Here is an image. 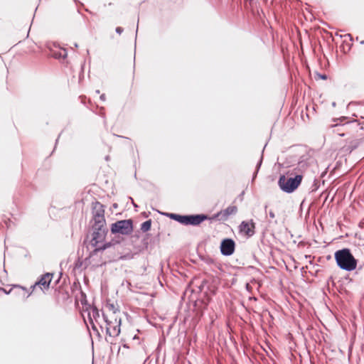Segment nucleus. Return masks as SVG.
<instances>
[{
  "label": "nucleus",
  "mask_w": 364,
  "mask_h": 364,
  "mask_svg": "<svg viewBox=\"0 0 364 364\" xmlns=\"http://www.w3.org/2000/svg\"><path fill=\"white\" fill-rule=\"evenodd\" d=\"M334 259L337 266L342 270L352 272L357 268L358 259L355 258L349 248L336 250Z\"/></svg>",
  "instance_id": "obj_1"
},
{
  "label": "nucleus",
  "mask_w": 364,
  "mask_h": 364,
  "mask_svg": "<svg viewBox=\"0 0 364 364\" xmlns=\"http://www.w3.org/2000/svg\"><path fill=\"white\" fill-rule=\"evenodd\" d=\"M166 216L183 225L198 226L203 222L210 219L206 214L180 215L176 213H164Z\"/></svg>",
  "instance_id": "obj_2"
},
{
  "label": "nucleus",
  "mask_w": 364,
  "mask_h": 364,
  "mask_svg": "<svg viewBox=\"0 0 364 364\" xmlns=\"http://www.w3.org/2000/svg\"><path fill=\"white\" fill-rule=\"evenodd\" d=\"M336 122L332 127H334V132H337L340 136H344L346 134L343 132H348L350 129H363V127L356 119L348 120L347 117H341L340 118L333 119Z\"/></svg>",
  "instance_id": "obj_3"
},
{
  "label": "nucleus",
  "mask_w": 364,
  "mask_h": 364,
  "mask_svg": "<svg viewBox=\"0 0 364 364\" xmlns=\"http://www.w3.org/2000/svg\"><path fill=\"white\" fill-rule=\"evenodd\" d=\"M103 321L105 323L106 334L109 337H106L105 340L110 344L113 343V339L118 336L121 331V318L114 316V318H109L104 313H102Z\"/></svg>",
  "instance_id": "obj_4"
},
{
  "label": "nucleus",
  "mask_w": 364,
  "mask_h": 364,
  "mask_svg": "<svg viewBox=\"0 0 364 364\" xmlns=\"http://www.w3.org/2000/svg\"><path fill=\"white\" fill-rule=\"evenodd\" d=\"M303 176L301 174H295L294 177L287 178L281 175L278 180V185L280 189L287 193H291L300 186Z\"/></svg>",
  "instance_id": "obj_5"
},
{
  "label": "nucleus",
  "mask_w": 364,
  "mask_h": 364,
  "mask_svg": "<svg viewBox=\"0 0 364 364\" xmlns=\"http://www.w3.org/2000/svg\"><path fill=\"white\" fill-rule=\"evenodd\" d=\"M134 230V223L132 219L119 220L110 225V232L114 235H129Z\"/></svg>",
  "instance_id": "obj_6"
},
{
  "label": "nucleus",
  "mask_w": 364,
  "mask_h": 364,
  "mask_svg": "<svg viewBox=\"0 0 364 364\" xmlns=\"http://www.w3.org/2000/svg\"><path fill=\"white\" fill-rule=\"evenodd\" d=\"M91 230L90 245L92 247H96L99 243L104 242L109 231L106 225H91Z\"/></svg>",
  "instance_id": "obj_7"
},
{
  "label": "nucleus",
  "mask_w": 364,
  "mask_h": 364,
  "mask_svg": "<svg viewBox=\"0 0 364 364\" xmlns=\"http://www.w3.org/2000/svg\"><path fill=\"white\" fill-rule=\"evenodd\" d=\"M256 224L252 219L243 220L238 226V232L240 235L250 238L255 234Z\"/></svg>",
  "instance_id": "obj_8"
},
{
  "label": "nucleus",
  "mask_w": 364,
  "mask_h": 364,
  "mask_svg": "<svg viewBox=\"0 0 364 364\" xmlns=\"http://www.w3.org/2000/svg\"><path fill=\"white\" fill-rule=\"evenodd\" d=\"M235 242L232 238H224L221 240L220 245V253L223 256L232 255L235 250Z\"/></svg>",
  "instance_id": "obj_9"
},
{
  "label": "nucleus",
  "mask_w": 364,
  "mask_h": 364,
  "mask_svg": "<svg viewBox=\"0 0 364 364\" xmlns=\"http://www.w3.org/2000/svg\"><path fill=\"white\" fill-rule=\"evenodd\" d=\"M364 138H348L346 144L341 149L342 153L350 154L353 151L359 147L363 142Z\"/></svg>",
  "instance_id": "obj_10"
},
{
  "label": "nucleus",
  "mask_w": 364,
  "mask_h": 364,
  "mask_svg": "<svg viewBox=\"0 0 364 364\" xmlns=\"http://www.w3.org/2000/svg\"><path fill=\"white\" fill-rule=\"evenodd\" d=\"M53 277V273H46L44 274H42L38 279V280L31 287L34 289L36 286H39L41 288V289H48Z\"/></svg>",
  "instance_id": "obj_11"
},
{
  "label": "nucleus",
  "mask_w": 364,
  "mask_h": 364,
  "mask_svg": "<svg viewBox=\"0 0 364 364\" xmlns=\"http://www.w3.org/2000/svg\"><path fill=\"white\" fill-rule=\"evenodd\" d=\"M237 211V208L235 205H230L227 208H225L223 211H220L215 214L213 218H218L220 215H222L223 220H226L230 215L235 214Z\"/></svg>",
  "instance_id": "obj_12"
},
{
  "label": "nucleus",
  "mask_w": 364,
  "mask_h": 364,
  "mask_svg": "<svg viewBox=\"0 0 364 364\" xmlns=\"http://www.w3.org/2000/svg\"><path fill=\"white\" fill-rule=\"evenodd\" d=\"M89 306L91 309V311H89L88 313H90V314H91L92 321H93V322L98 324L100 326V329L102 331L103 326L99 321L100 318V314L99 309L95 306H90V305H89Z\"/></svg>",
  "instance_id": "obj_13"
},
{
  "label": "nucleus",
  "mask_w": 364,
  "mask_h": 364,
  "mask_svg": "<svg viewBox=\"0 0 364 364\" xmlns=\"http://www.w3.org/2000/svg\"><path fill=\"white\" fill-rule=\"evenodd\" d=\"M105 206L100 202L96 201L92 203V215H105Z\"/></svg>",
  "instance_id": "obj_14"
},
{
  "label": "nucleus",
  "mask_w": 364,
  "mask_h": 364,
  "mask_svg": "<svg viewBox=\"0 0 364 364\" xmlns=\"http://www.w3.org/2000/svg\"><path fill=\"white\" fill-rule=\"evenodd\" d=\"M308 168V162L306 160H301L297 163L294 171H296V174H301L303 176V173L306 171Z\"/></svg>",
  "instance_id": "obj_15"
},
{
  "label": "nucleus",
  "mask_w": 364,
  "mask_h": 364,
  "mask_svg": "<svg viewBox=\"0 0 364 364\" xmlns=\"http://www.w3.org/2000/svg\"><path fill=\"white\" fill-rule=\"evenodd\" d=\"M91 225H106V220L105 215H92L90 220Z\"/></svg>",
  "instance_id": "obj_16"
},
{
  "label": "nucleus",
  "mask_w": 364,
  "mask_h": 364,
  "mask_svg": "<svg viewBox=\"0 0 364 364\" xmlns=\"http://www.w3.org/2000/svg\"><path fill=\"white\" fill-rule=\"evenodd\" d=\"M112 247V245L109 241L105 242L102 245H97L96 247H94L95 249L92 250L91 255H95L98 252H103L104 250H105L109 247Z\"/></svg>",
  "instance_id": "obj_17"
},
{
  "label": "nucleus",
  "mask_w": 364,
  "mask_h": 364,
  "mask_svg": "<svg viewBox=\"0 0 364 364\" xmlns=\"http://www.w3.org/2000/svg\"><path fill=\"white\" fill-rule=\"evenodd\" d=\"M88 319H89V322L91 325V327H92V331L96 333V335L100 338L101 337V335H100V333L99 331V329L97 328V326H96V323L93 322V321H92L91 319V314L90 313H88Z\"/></svg>",
  "instance_id": "obj_18"
},
{
  "label": "nucleus",
  "mask_w": 364,
  "mask_h": 364,
  "mask_svg": "<svg viewBox=\"0 0 364 364\" xmlns=\"http://www.w3.org/2000/svg\"><path fill=\"white\" fill-rule=\"evenodd\" d=\"M151 227V219H149V220H146L145 222H144V223L141 225V230L143 232H148L149 230H150Z\"/></svg>",
  "instance_id": "obj_19"
},
{
  "label": "nucleus",
  "mask_w": 364,
  "mask_h": 364,
  "mask_svg": "<svg viewBox=\"0 0 364 364\" xmlns=\"http://www.w3.org/2000/svg\"><path fill=\"white\" fill-rule=\"evenodd\" d=\"M68 56V52H67V50L65 49H63L58 52H55L54 53V57L55 58H63V59H65Z\"/></svg>",
  "instance_id": "obj_20"
},
{
  "label": "nucleus",
  "mask_w": 364,
  "mask_h": 364,
  "mask_svg": "<svg viewBox=\"0 0 364 364\" xmlns=\"http://www.w3.org/2000/svg\"><path fill=\"white\" fill-rule=\"evenodd\" d=\"M262 161H263V154H262L259 160L257 163L255 171L254 172L253 176H252V181L257 177L258 171L262 166Z\"/></svg>",
  "instance_id": "obj_21"
},
{
  "label": "nucleus",
  "mask_w": 364,
  "mask_h": 364,
  "mask_svg": "<svg viewBox=\"0 0 364 364\" xmlns=\"http://www.w3.org/2000/svg\"><path fill=\"white\" fill-rule=\"evenodd\" d=\"M109 242H111L112 247H114L116 245H119L122 240L118 235H115L114 237L112 238Z\"/></svg>",
  "instance_id": "obj_22"
},
{
  "label": "nucleus",
  "mask_w": 364,
  "mask_h": 364,
  "mask_svg": "<svg viewBox=\"0 0 364 364\" xmlns=\"http://www.w3.org/2000/svg\"><path fill=\"white\" fill-rule=\"evenodd\" d=\"M203 261L208 264H213L215 267L218 266V264L215 262V259L212 257H208L203 259Z\"/></svg>",
  "instance_id": "obj_23"
},
{
  "label": "nucleus",
  "mask_w": 364,
  "mask_h": 364,
  "mask_svg": "<svg viewBox=\"0 0 364 364\" xmlns=\"http://www.w3.org/2000/svg\"><path fill=\"white\" fill-rule=\"evenodd\" d=\"M107 307L109 310L113 311L114 317L115 316L114 314L117 311V309L115 308L114 305L113 304H109L107 305Z\"/></svg>",
  "instance_id": "obj_24"
},
{
  "label": "nucleus",
  "mask_w": 364,
  "mask_h": 364,
  "mask_svg": "<svg viewBox=\"0 0 364 364\" xmlns=\"http://www.w3.org/2000/svg\"><path fill=\"white\" fill-rule=\"evenodd\" d=\"M316 75L318 79H321V80L327 79V75L326 74H321V73H316Z\"/></svg>",
  "instance_id": "obj_25"
},
{
  "label": "nucleus",
  "mask_w": 364,
  "mask_h": 364,
  "mask_svg": "<svg viewBox=\"0 0 364 364\" xmlns=\"http://www.w3.org/2000/svg\"><path fill=\"white\" fill-rule=\"evenodd\" d=\"M13 287H14V288L21 289L24 293H28L27 289L26 287H21V285L15 284Z\"/></svg>",
  "instance_id": "obj_26"
},
{
  "label": "nucleus",
  "mask_w": 364,
  "mask_h": 364,
  "mask_svg": "<svg viewBox=\"0 0 364 364\" xmlns=\"http://www.w3.org/2000/svg\"><path fill=\"white\" fill-rule=\"evenodd\" d=\"M115 31L117 33L121 34L124 31V29H123V28L118 26L116 28Z\"/></svg>",
  "instance_id": "obj_27"
},
{
  "label": "nucleus",
  "mask_w": 364,
  "mask_h": 364,
  "mask_svg": "<svg viewBox=\"0 0 364 364\" xmlns=\"http://www.w3.org/2000/svg\"><path fill=\"white\" fill-rule=\"evenodd\" d=\"M207 284V281L205 279L203 280L201 284L200 285V289L201 290Z\"/></svg>",
  "instance_id": "obj_28"
},
{
  "label": "nucleus",
  "mask_w": 364,
  "mask_h": 364,
  "mask_svg": "<svg viewBox=\"0 0 364 364\" xmlns=\"http://www.w3.org/2000/svg\"><path fill=\"white\" fill-rule=\"evenodd\" d=\"M0 291H4L6 294H10V293H11V289H10V290L7 291V290H6L4 288H3V287H0Z\"/></svg>",
  "instance_id": "obj_29"
},
{
  "label": "nucleus",
  "mask_w": 364,
  "mask_h": 364,
  "mask_svg": "<svg viewBox=\"0 0 364 364\" xmlns=\"http://www.w3.org/2000/svg\"><path fill=\"white\" fill-rule=\"evenodd\" d=\"M269 217H270L271 218H275V215H274V212H273L272 210H270V211L269 212Z\"/></svg>",
  "instance_id": "obj_30"
},
{
  "label": "nucleus",
  "mask_w": 364,
  "mask_h": 364,
  "mask_svg": "<svg viewBox=\"0 0 364 364\" xmlns=\"http://www.w3.org/2000/svg\"><path fill=\"white\" fill-rule=\"evenodd\" d=\"M100 99L102 101H105V100H106L105 95V94L101 95H100Z\"/></svg>",
  "instance_id": "obj_31"
},
{
  "label": "nucleus",
  "mask_w": 364,
  "mask_h": 364,
  "mask_svg": "<svg viewBox=\"0 0 364 364\" xmlns=\"http://www.w3.org/2000/svg\"><path fill=\"white\" fill-rule=\"evenodd\" d=\"M81 304H82V306H84V305H87V301H86V299H82V300H81Z\"/></svg>",
  "instance_id": "obj_32"
},
{
  "label": "nucleus",
  "mask_w": 364,
  "mask_h": 364,
  "mask_svg": "<svg viewBox=\"0 0 364 364\" xmlns=\"http://www.w3.org/2000/svg\"><path fill=\"white\" fill-rule=\"evenodd\" d=\"M345 36L349 37L350 38V41H353V38H352V36L350 34L348 33V34L346 35Z\"/></svg>",
  "instance_id": "obj_33"
},
{
  "label": "nucleus",
  "mask_w": 364,
  "mask_h": 364,
  "mask_svg": "<svg viewBox=\"0 0 364 364\" xmlns=\"http://www.w3.org/2000/svg\"><path fill=\"white\" fill-rule=\"evenodd\" d=\"M355 102H350L348 104V107H350L351 105H355Z\"/></svg>",
  "instance_id": "obj_34"
},
{
  "label": "nucleus",
  "mask_w": 364,
  "mask_h": 364,
  "mask_svg": "<svg viewBox=\"0 0 364 364\" xmlns=\"http://www.w3.org/2000/svg\"><path fill=\"white\" fill-rule=\"evenodd\" d=\"M31 293H27V295L26 296V294H23V296H26V298H28L30 295H31Z\"/></svg>",
  "instance_id": "obj_35"
},
{
  "label": "nucleus",
  "mask_w": 364,
  "mask_h": 364,
  "mask_svg": "<svg viewBox=\"0 0 364 364\" xmlns=\"http://www.w3.org/2000/svg\"><path fill=\"white\" fill-rule=\"evenodd\" d=\"M328 197V195L327 194V195L326 196V197H325V199H324L323 203H325V202L327 200Z\"/></svg>",
  "instance_id": "obj_36"
},
{
  "label": "nucleus",
  "mask_w": 364,
  "mask_h": 364,
  "mask_svg": "<svg viewBox=\"0 0 364 364\" xmlns=\"http://www.w3.org/2000/svg\"><path fill=\"white\" fill-rule=\"evenodd\" d=\"M105 160L106 161H109V156H105Z\"/></svg>",
  "instance_id": "obj_37"
},
{
  "label": "nucleus",
  "mask_w": 364,
  "mask_h": 364,
  "mask_svg": "<svg viewBox=\"0 0 364 364\" xmlns=\"http://www.w3.org/2000/svg\"><path fill=\"white\" fill-rule=\"evenodd\" d=\"M133 339H139V337H138L136 335H135V336L133 337Z\"/></svg>",
  "instance_id": "obj_38"
},
{
  "label": "nucleus",
  "mask_w": 364,
  "mask_h": 364,
  "mask_svg": "<svg viewBox=\"0 0 364 364\" xmlns=\"http://www.w3.org/2000/svg\"><path fill=\"white\" fill-rule=\"evenodd\" d=\"M363 268V266H360V267H359V268H358V269H359V270H360V269H362Z\"/></svg>",
  "instance_id": "obj_39"
},
{
  "label": "nucleus",
  "mask_w": 364,
  "mask_h": 364,
  "mask_svg": "<svg viewBox=\"0 0 364 364\" xmlns=\"http://www.w3.org/2000/svg\"><path fill=\"white\" fill-rule=\"evenodd\" d=\"M363 268V266H360V267H359V268H358V269H359V270H360V269H362Z\"/></svg>",
  "instance_id": "obj_40"
},
{
  "label": "nucleus",
  "mask_w": 364,
  "mask_h": 364,
  "mask_svg": "<svg viewBox=\"0 0 364 364\" xmlns=\"http://www.w3.org/2000/svg\"><path fill=\"white\" fill-rule=\"evenodd\" d=\"M352 44H349L348 45V50H350V47H351Z\"/></svg>",
  "instance_id": "obj_41"
},
{
  "label": "nucleus",
  "mask_w": 364,
  "mask_h": 364,
  "mask_svg": "<svg viewBox=\"0 0 364 364\" xmlns=\"http://www.w3.org/2000/svg\"><path fill=\"white\" fill-rule=\"evenodd\" d=\"M332 106H333V107H335V106H336V102H333L332 103Z\"/></svg>",
  "instance_id": "obj_42"
},
{
  "label": "nucleus",
  "mask_w": 364,
  "mask_h": 364,
  "mask_svg": "<svg viewBox=\"0 0 364 364\" xmlns=\"http://www.w3.org/2000/svg\"><path fill=\"white\" fill-rule=\"evenodd\" d=\"M82 296H84L85 298L86 297L85 294H84L83 292H82Z\"/></svg>",
  "instance_id": "obj_43"
},
{
  "label": "nucleus",
  "mask_w": 364,
  "mask_h": 364,
  "mask_svg": "<svg viewBox=\"0 0 364 364\" xmlns=\"http://www.w3.org/2000/svg\"><path fill=\"white\" fill-rule=\"evenodd\" d=\"M360 44L363 45L364 44V40L361 41H360Z\"/></svg>",
  "instance_id": "obj_44"
},
{
  "label": "nucleus",
  "mask_w": 364,
  "mask_h": 364,
  "mask_svg": "<svg viewBox=\"0 0 364 364\" xmlns=\"http://www.w3.org/2000/svg\"><path fill=\"white\" fill-rule=\"evenodd\" d=\"M75 47L77 48L78 47V45L77 43H75L74 44Z\"/></svg>",
  "instance_id": "obj_45"
},
{
  "label": "nucleus",
  "mask_w": 364,
  "mask_h": 364,
  "mask_svg": "<svg viewBox=\"0 0 364 364\" xmlns=\"http://www.w3.org/2000/svg\"><path fill=\"white\" fill-rule=\"evenodd\" d=\"M96 93L99 94V93H100V90H96Z\"/></svg>",
  "instance_id": "obj_46"
},
{
  "label": "nucleus",
  "mask_w": 364,
  "mask_h": 364,
  "mask_svg": "<svg viewBox=\"0 0 364 364\" xmlns=\"http://www.w3.org/2000/svg\"><path fill=\"white\" fill-rule=\"evenodd\" d=\"M267 205H265V207H264L265 211H267Z\"/></svg>",
  "instance_id": "obj_47"
},
{
  "label": "nucleus",
  "mask_w": 364,
  "mask_h": 364,
  "mask_svg": "<svg viewBox=\"0 0 364 364\" xmlns=\"http://www.w3.org/2000/svg\"><path fill=\"white\" fill-rule=\"evenodd\" d=\"M124 348H128V346L126 344L124 345Z\"/></svg>",
  "instance_id": "obj_48"
},
{
  "label": "nucleus",
  "mask_w": 364,
  "mask_h": 364,
  "mask_svg": "<svg viewBox=\"0 0 364 364\" xmlns=\"http://www.w3.org/2000/svg\"><path fill=\"white\" fill-rule=\"evenodd\" d=\"M113 206H114V208H117V204H114V205H113Z\"/></svg>",
  "instance_id": "obj_49"
},
{
  "label": "nucleus",
  "mask_w": 364,
  "mask_h": 364,
  "mask_svg": "<svg viewBox=\"0 0 364 364\" xmlns=\"http://www.w3.org/2000/svg\"><path fill=\"white\" fill-rule=\"evenodd\" d=\"M136 31H138V28L136 29ZM137 35V32H136V36Z\"/></svg>",
  "instance_id": "obj_50"
},
{
  "label": "nucleus",
  "mask_w": 364,
  "mask_h": 364,
  "mask_svg": "<svg viewBox=\"0 0 364 364\" xmlns=\"http://www.w3.org/2000/svg\"><path fill=\"white\" fill-rule=\"evenodd\" d=\"M117 136H118V137H123L122 136H120V135H117Z\"/></svg>",
  "instance_id": "obj_51"
}]
</instances>
